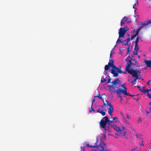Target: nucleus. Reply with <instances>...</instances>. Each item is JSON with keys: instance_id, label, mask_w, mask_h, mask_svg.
<instances>
[{"instance_id": "f257e3e1", "label": "nucleus", "mask_w": 151, "mask_h": 151, "mask_svg": "<svg viewBox=\"0 0 151 151\" xmlns=\"http://www.w3.org/2000/svg\"><path fill=\"white\" fill-rule=\"evenodd\" d=\"M112 67V69L111 70V73L113 75L114 77L118 76L119 73H122L121 67H116L114 65V61L113 60L110 59L107 65H106L105 67V70H108L110 67Z\"/></svg>"}, {"instance_id": "f03ea898", "label": "nucleus", "mask_w": 151, "mask_h": 151, "mask_svg": "<svg viewBox=\"0 0 151 151\" xmlns=\"http://www.w3.org/2000/svg\"><path fill=\"white\" fill-rule=\"evenodd\" d=\"M87 145L90 147H93L92 151H105V147L106 146V144L104 143L103 141L96 142L95 145L93 146L89 145L88 144H87Z\"/></svg>"}, {"instance_id": "7ed1b4c3", "label": "nucleus", "mask_w": 151, "mask_h": 151, "mask_svg": "<svg viewBox=\"0 0 151 151\" xmlns=\"http://www.w3.org/2000/svg\"><path fill=\"white\" fill-rule=\"evenodd\" d=\"M125 71L132 75L133 77L136 78L137 77L141 78L140 76V70L128 69V66L127 68H125Z\"/></svg>"}, {"instance_id": "20e7f679", "label": "nucleus", "mask_w": 151, "mask_h": 151, "mask_svg": "<svg viewBox=\"0 0 151 151\" xmlns=\"http://www.w3.org/2000/svg\"><path fill=\"white\" fill-rule=\"evenodd\" d=\"M119 80L118 78L116 79L114 81L111 82L112 85L108 86L109 90L110 91H112L111 88H112L113 89H115L116 88H118L120 87V86L119 84ZM113 92H114L113 91Z\"/></svg>"}, {"instance_id": "39448f33", "label": "nucleus", "mask_w": 151, "mask_h": 151, "mask_svg": "<svg viewBox=\"0 0 151 151\" xmlns=\"http://www.w3.org/2000/svg\"><path fill=\"white\" fill-rule=\"evenodd\" d=\"M107 121H108V116H105L99 122L100 127L104 129L105 131L106 130V127L107 124Z\"/></svg>"}, {"instance_id": "423d86ee", "label": "nucleus", "mask_w": 151, "mask_h": 151, "mask_svg": "<svg viewBox=\"0 0 151 151\" xmlns=\"http://www.w3.org/2000/svg\"><path fill=\"white\" fill-rule=\"evenodd\" d=\"M126 60L128 61L126 65V68H127V67L128 66V69H129L132 65H136L137 63L136 60L134 58H133V59L132 58V60H128L126 59Z\"/></svg>"}, {"instance_id": "0eeeda50", "label": "nucleus", "mask_w": 151, "mask_h": 151, "mask_svg": "<svg viewBox=\"0 0 151 151\" xmlns=\"http://www.w3.org/2000/svg\"><path fill=\"white\" fill-rule=\"evenodd\" d=\"M108 106L109 107V110L108 111V113L111 116V118H112V113L113 112L114 110L113 106L110 102H107V104H106V107Z\"/></svg>"}, {"instance_id": "6e6552de", "label": "nucleus", "mask_w": 151, "mask_h": 151, "mask_svg": "<svg viewBox=\"0 0 151 151\" xmlns=\"http://www.w3.org/2000/svg\"><path fill=\"white\" fill-rule=\"evenodd\" d=\"M96 97H98L99 99H101L103 101L104 104L103 105L101 106V107L103 108H104V107H106V104H107V102H110L109 101H107L105 100V102L104 101V100L102 98V96L100 94V93H98V95L97 96H94V98Z\"/></svg>"}, {"instance_id": "1a4fd4ad", "label": "nucleus", "mask_w": 151, "mask_h": 151, "mask_svg": "<svg viewBox=\"0 0 151 151\" xmlns=\"http://www.w3.org/2000/svg\"><path fill=\"white\" fill-rule=\"evenodd\" d=\"M127 30L125 29L124 28H120L119 32V38L123 37Z\"/></svg>"}, {"instance_id": "9d476101", "label": "nucleus", "mask_w": 151, "mask_h": 151, "mask_svg": "<svg viewBox=\"0 0 151 151\" xmlns=\"http://www.w3.org/2000/svg\"><path fill=\"white\" fill-rule=\"evenodd\" d=\"M139 90L142 92L144 93L145 94H147V95L151 99V95L148 93L149 91H151V89L147 90L144 89V87H143L142 88V89H139Z\"/></svg>"}, {"instance_id": "9b49d317", "label": "nucleus", "mask_w": 151, "mask_h": 151, "mask_svg": "<svg viewBox=\"0 0 151 151\" xmlns=\"http://www.w3.org/2000/svg\"><path fill=\"white\" fill-rule=\"evenodd\" d=\"M122 88H123V91H122V93L125 94V95L128 96H130V94L129 93L127 92V88L126 86L124 84H122L121 86Z\"/></svg>"}, {"instance_id": "f8f14e48", "label": "nucleus", "mask_w": 151, "mask_h": 151, "mask_svg": "<svg viewBox=\"0 0 151 151\" xmlns=\"http://www.w3.org/2000/svg\"><path fill=\"white\" fill-rule=\"evenodd\" d=\"M122 130L120 129V136H125L127 132L125 128L123 125L122 126Z\"/></svg>"}, {"instance_id": "ddd939ff", "label": "nucleus", "mask_w": 151, "mask_h": 151, "mask_svg": "<svg viewBox=\"0 0 151 151\" xmlns=\"http://www.w3.org/2000/svg\"><path fill=\"white\" fill-rule=\"evenodd\" d=\"M111 127L118 132V134H116V135H119L120 136V128L119 127H118L115 124H111Z\"/></svg>"}, {"instance_id": "4468645a", "label": "nucleus", "mask_w": 151, "mask_h": 151, "mask_svg": "<svg viewBox=\"0 0 151 151\" xmlns=\"http://www.w3.org/2000/svg\"><path fill=\"white\" fill-rule=\"evenodd\" d=\"M123 91V89H118L116 90L115 92L117 93L118 97H120L122 99V97L120 95L121 93H122V91Z\"/></svg>"}, {"instance_id": "2eb2a0df", "label": "nucleus", "mask_w": 151, "mask_h": 151, "mask_svg": "<svg viewBox=\"0 0 151 151\" xmlns=\"http://www.w3.org/2000/svg\"><path fill=\"white\" fill-rule=\"evenodd\" d=\"M106 111V109H105L104 110H101L100 109H99L97 110L96 111L97 112L100 113L101 114L102 116H104L106 114V112L105 111Z\"/></svg>"}, {"instance_id": "dca6fc26", "label": "nucleus", "mask_w": 151, "mask_h": 151, "mask_svg": "<svg viewBox=\"0 0 151 151\" xmlns=\"http://www.w3.org/2000/svg\"><path fill=\"white\" fill-rule=\"evenodd\" d=\"M134 50L135 51H134V54L135 55H137V51L139 50V47L138 45L135 44Z\"/></svg>"}, {"instance_id": "f3484780", "label": "nucleus", "mask_w": 151, "mask_h": 151, "mask_svg": "<svg viewBox=\"0 0 151 151\" xmlns=\"http://www.w3.org/2000/svg\"><path fill=\"white\" fill-rule=\"evenodd\" d=\"M144 63L146 64L147 66L149 67H151V60H145Z\"/></svg>"}, {"instance_id": "a211bd4d", "label": "nucleus", "mask_w": 151, "mask_h": 151, "mask_svg": "<svg viewBox=\"0 0 151 151\" xmlns=\"http://www.w3.org/2000/svg\"><path fill=\"white\" fill-rule=\"evenodd\" d=\"M130 40H131V39L129 37H128L127 39L124 40L125 45H128V43L130 41Z\"/></svg>"}, {"instance_id": "6ab92c4d", "label": "nucleus", "mask_w": 151, "mask_h": 151, "mask_svg": "<svg viewBox=\"0 0 151 151\" xmlns=\"http://www.w3.org/2000/svg\"><path fill=\"white\" fill-rule=\"evenodd\" d=\"M151 23V19L150 20H148L147 21H145L142 24L144 25L145 26H147L149 24Z\"/></svg>"}, {"instance_id": "aec40b11", "label": "nucleus", "mask_w": 151, "mask_h": 151, "mask_svg": "<svg viewBox=\"0 0 151 151\" xmlns=\"http://www.w3.org/2000/svg\"><path fill=\"white\" fill-rule=\"evenodd\" d=\"M107 80L106 76H103L102 77L101 79V83H103V82H105Z\"/></svg>"}, {"instance_id": "412c9836", "label": "nucleus", "mask_w": 151, "mask_h": 151, "mask_svg": "<svg viewBox=\"0 0 151 151\" xmlns=\"http://www.w3.org/2000/svg\"><path fill=\"white\" fill-rule=\"evenodd\" d=\"M108 121H107V123H108L109 124H111H111H112V123L113 122H117V121L116 120L115 121H113V119H112V120H109V118L108 117Z\"/></svg>"}, {"instance_id": "4be33fe9", "label": "nucleus", "mask_w": 151, "mask_h": 151, "mask_svg": "<svg viewBox=\"0 0 151 151\" xmlns=\"http://www.w3.org/2000/svg\"><path fill=\"white\" fill-rule=\"evenodd\" d=\"M141 79V78H138L137 77V78H135L134 79L133 81H132V83L133 84H135L136 83V80L137 79Z\"/></svg>"}, {"instance_id": "5701e85b", "label": "nucleus", "mask_w": 151, "mask_h": 151, "mask_svg": "<svg viewBox=\"0 0 151 151\" xmlns=\"http://www.w3.org/2000/svg\"><path fill=\"white\" fill-rule=\"evenodd\" d=\"M119 38L118 39V40L116 42V43H124V40H120L119 39Z\"/></svg>"}, {"instance_id": "b1692460", "label": "nucleus", "mask_w": 151, "mask_h": 151, "mask_svg": "<svg viewBox=\"0 0 151 151\" xmlns=\"http://www.w3.org/2000/svg\"><path fill=\"white\" fill-rule=\"evenodd\" d=\"M124 122H125L126 124L128 125L129 126H130V124L129 122L126 119H124Z\"/></svg>"}, {"instance_id": "393cba45", "label": "nucleus", "mask_w": 151, "mask_h": 151, "mask_svg": "<svg viewBox=\"0 0 151 151\" xmlns=\"http://www.w3.org/2000/svg\"><path fill=\"white\" fill-rule=\"evenodd\" d=\"M139 38L138 36H137L136 38V40L135 41V44L137 45L138 43L139 42Z\"/></svg>"}, {"instance_id": "a878e982", "label": "nucleus", "mask_w": 151, "mask_h": 151, "mask_svg": "<svg viewBox=\"0 0 151 151\" xmlns=\"http://www.w3.org/2000/svg\"><path fill=\"white\" fill-rule=\"evenodd\" d=\"M109 78L108 79L106 83V84H108L109 83H111V79L110 78V76H108Z\"/></svg>"}, {"instance_id": "bb28decb", "label": "nucleus", "mask_w": 151, "mask_h": 151, "mask_svg": "<svg viewBox=\"0 0 151 151\" xmlns=\"http://www.w3.org/2000/svg\"><path fill=\"white\" fill-rule=\"evenodd\" d=\"M95 111V110L93 109L92 106V105H91V108H90V109L89 110V112L90 113H92V112H94Z\"/></svg>"}, {"instance_id": "cd10ccee", "label": "nucleus", "mask_w": 151, "mask_h": 151, "mask_svg": "<svg viewBox=\"0 0 151 151\" xmlns=\"http://www.w3.org/2000/svg\"><path fill=\"white\" fill-rule=\"evenodd\" d=\"M137 36L135 34V35H131V40H132L135 37Z\"/></svg>"}, {"instance_id": "c85d7f7f", "label": "nucleus", "mask_w": 151, "mask_h": 151, "mask_svg": "<svg viewBox=\"0 0 151 151\" xmlns=\"http://www.w3.org/2000/svg\"><path fill=\"white\" fill-rule=\"evenodd\" d=\"M137 5H138V2H137L136 3H135L133 6V8L134 9H137L135 7Z\"/></svg>"}, {"instance_id": "c756f323", "label": "nucleus", "mask_w": 151, "mask_h": 151, "mask_svg": "<svg viewBox=\"0 0 151 151\" xmlns=\"http://www.w3.org/2000/svg\"><path fill=\"white\" fill-rule=\"evenodd\" d=\"M123 19H122L121 20V25H122L123 24H124L125 21H123Z\"/></svg>"}, {"instance_id": "7c9ffc66", "label": "nucleus", "mask_w": 151, "mask_h": 151, "mask_svg": "<svg viewBox=\"0 0 151 151\" xmlns=\"http://www.w3.org/2000/svg\"><path fill=\"white\" fill-rule=\"evenodd\" d=\"M123 19V20L124 19V21H127L129 19L128 18L126 17H124Z\"/></svg>"}, {"instance_id": "2f4dec72", "label": "nucleus", "mask_w": 151, "mask_h": 151, "mask_svg": "<svg viewBox=\"0 0 151 151\" xmlns=\"http://www.w3.org/2000/svg\"><path fill=\"white\" fill-rule=\"evenodd\" d=\"M139 31L137 30L135 32V34L137 36L139 34Z\"/></svg>"}, {"instance_id": "473e14b6", "label": "nucleus", "mask_w": 151, "mask_h": 151, "mask_svg": "<svg viewBox=\"0 0 151 151\" xmlns=\"http://www.w3.org/2000/svg\"><path fill=\"white\" fill-rule=\"evenodd\" d=\"M95 98H94V97L93 99V100L92 101L91 104V105H92V106H93V102L95 101Z\"/></svg>"}, {"instance_id": "72a5a7b5", "label": "nucleus", "mask_w": 151, "mask_h": 151, "mask_svg": "<svg viewBox=\"0 0 151 151\" xmlns=\"http://www.w3.org/2000/svg\"><path fill=\"white\" fill-rule=\"evenodd\" d=\"M127 118L129 119H130L131 117L128 114H127Z\"/></svg>"}, {"instance_id": "f704fd0d", "label": "nucleus", "mask_w": 151, "mask_h": 151, "mask_svg": "<svg viewBox=\"0 0 151 151\" xmlns=\"http://www.w3.org/2000/svg\"><path fill=\"white\" fill-rule=\"evenodd\" d=\"M104 74L105 75V76H106L107 75V70H104Z\"/></svg>"}, {"instance_id": "c9c22d12", "label": "nucleus", "mask_w": 151, "mask_h": 151, "mask_svg": "<svg viewBox=\"0 0 151 151\" xmlns=\"http://www.w3.org/2000/svg\"><path fill=\"white\" fill-rule=\"evenodd\" d=\"M121 115L122 116V119H123V121H124V119H125V118L124 117V116L123 115V114L121 113Z\"/></svg>"}, {"instance_id": "e433bc0d", "label": "nucleus", "mask_w": 151, "mask_h": 151, "mask_svg": "<svg viewBox=\"0 0 151 151\" xmlns=\"http://www.w3.org/2000/svg\"><path fill=\"white\" fill-rule=\"evenodd\" d=\"M81 149L82 151H84V147H81Z\"/></svg>"}, {"instance_id": "4c0bfd02", "label": "nucleus", "mask_w": 151, "mask_h": 151, "mask_svg": "<svg viewBox=\"0 0 151 151\" xmlns=\"http://www.w3.org/2000/svg\"><path fill=\"white\" fill-rule=\"evenodd\" d=\"M130 50L129 49V47H128L127 48V52H128V53H130Z\"/></svg>"}, {"instance_id": "58836bf2", "label": "nucleus", "mask_w": 151, "mask_h": 151, "mask_svg": "<svg viewBox=\"0 0 151 151\" xmlns=\"http://www.w3.org/2000/svg\"><path fill=\"white\" fill-rule=\"evenodd\" d=\"M121 71H122V73H120V74H122V73H124V74H126V73L125 71L123 72L122 71V70H121Z\"/></svg>"}, {"instance_id": "ea45409f", "label": "nucleus", "mask_w": 151, "mask_h": 151, "mask_svg": "<svg viewBox=\"0 0 151 151\" xmlns=\"http://www.w3.org/2000/svg\"><path fill=\"white\" fill-rule=\"evenodd\" d=\"M118 119V118L117 117H115L114 118H113V119H113V121H114L115 119Z\"/></svg>"}, {"instance_id": "a19ab883", "label": "nucleus", "mask_w": 151, "mask_h": 151, "mask_svg": "<svg viewBox=\"0 0 151 151\" xmlns=\"http://www.w3.org/2000/svg\"><path fill=\"white\" fill-rule=\"evenodd\" d=\"M142 27V26H141L139 28H138V29H137V30L139 31L141 29V27Z\"/></svg>"}, {"instance_id": "79ce46f5", "label": "nucleus", "mask_w": 151, "mask_h": 151, "mask_svg": "<svg viewBox=\"0 0 151 151\" xmlns=\"http://www.w3.org/2000/svg\"><path fill=\"white\" fill-rule=\"evenodd\" d=\"M137 87L139 89H139H141V87L140 86H137ZM141 89H142V88H141Z\"/></svg>"}, {"instance_id": "37998d69", "label": "nucleus", "mask_w": 151, "mask_h": 151, "mask_svg": "<svg viewBox=\"0 0 151 151\" xmlns=\"http://www.w3.org/2000/svg\"><path fill=\"white\" fill-rule=\"evenodd\" d=\"M150 81H148L147 83V84H148V85H150Z\"/></svg>"}, {"instance_id": "c03bdc74", "label": "nucleus", "mask_w": 151, "mask_h": 151, "mask_svg": "<svg viewBox=\"0 0 151 151\" xmlns=\"http://www.w3.org/2000/svg\"><path fill=\"white\" fill-rule=\"evenodd\" d=\"M149 104L151 105V102H150ZM150 111L151 112V107L150 108Z\"/></svg>"}, {"instance_id": "a18cd8bd", "label": "nucleus", "mask_w": 151, "mask_h": 151, "mask_svg": "<svg viewBox=\"0 0 151 151\" xmlns=\"http://www.w3.org/2000/svg\"><path fill=\"white\" fill-rule=\"evenodd\" d=\"M140 145H141L142 146H143V147H144V144H143V143H141V144H140Z\"/></svg>"}, {"instance_id": "49530a36", "label": "nucleus", "mask_w": 151, "mask_h": 151, "mask_svg": "<svg viewBox=\"0 0 151 151\" xmlns=\"http://www.w3.org/2000/svg\"><path fill=\"white\" fill-rule=\"evenodd\" d=\"M130 95L131 96H131L132 97L135 96L134 95H131V94H130Z\"/></svg>"}, {"instance_id": "de8ad7c7", "label": "nucleus", "mask_w": 151, "mask_h": 151, "mask_svg": "<svg viewBox=\"0 0 151 151\" xmlns=\"http://www.w3.org/2000/svg\"><path fill=\"white\" fill-rule=\"evenodd\" d=\"M135 150V149H132V151H134V150Z\"/></svg>"}, {"instance_id": "09e8293b", "label": "nucleus", "mask_w": 151, "mask_h": 151, "mask_svg": "<svg viewBox=\"0 0 151 151\" xmlns=\"http://www.w3.org/2000/svg\"><path fill=\"white\" fill-rule=\"evenodd\" d=\"M111 55H112V53L111 52V53H110V58H111Z\"/></svg>"}, {"instance_id": "8fccbe9b", "label": "nucleus", "mask_w": 151, "mask_h": 151, "mask_svg": "<svg viewBox=\"0 0 151 151\" xmlns=\"http://www.w3.org/2000/svg\"><path fill=\"white\" fill-rule=\"evenodd\" d=\"M149 113V111H147V114H148Z\"/></svg>"}, {"instance_id": "3c124183", "label": "nucleus", "mask_w": 151, "mask_h": 151, "mask_svg": "<svg viewBox=\"0 0 151 151\" xmlns=\"http://www.w3.org/2000/svg\"><path fill=\"white\" fill-rule=\"evenodd\" d=\"M131 22V21H128L127 22V23H129V22Z\"/></svg>"}, {"instance_id": "603ef678", "label": "nucleus", "mask_w": 151, "mask_h": 151, "mask_svg": "<svg viewBox=\"0 0 151 151\" xmlns=\"http://www.w3.org/2000/svg\"><path fill=\"white\" fill-rule=\"evenodd\" d=\"M136 10H137V9H134V12H135V13H136Z\"/></svg>"}, {"instance_id": "864d4df0", "label": "nucleus", "mask_w": 151, "mask_h": 151, "mask_svg": "<svg viewBox=\"0 0 151 151\" xmlns=\"http://www.w3.org/2000/svg\"><path fill=\"white\" fill-rule=\"evenodd\" d=\"M139 121H141V119L140 118H139Z\"/></svg>"}, {"instance_id": "5fc2aeb1", "label": "nucleus", "mask_w": 151, "mask_h": 151, "mask_svg": "<svg viewBox=\"0 0 151 151\" xmlns=\"http://www.w3.org/2000/svg\"><path fill=\"white\" fill-rule=\"evenodd\" d=\"M116 45H115V46H114V47H116Z\"/></svg>"}, {"instance_id": "6e6d98bb", "label": "nucleus", "mask_w": 151, "mask_h": 151, "mask_svg": "<svg viewBox=\"0 0 151 151\" xmlns=\"http://www.w3.org/2000/svg\"><path fill=\"white\" fill-rule=\"evenodd\" d=\"M138 58H139V56Z\"/></svg>"}, {"instance_id": "4d7b16f0", "label": "nucleus", "mask_w": 151, "mask_h": 151, "mask_svg": "<svg viewBox=\"0 0 151 151\" xmlns=\"http://www.w3.org/2000/svg\"><path fill=\"white\" fill-rule=\"evenodd\" d=\"M105 151H106L107 150H105Z\"/></svg>"}, {"instance_id": "13d9d810", "label": "nucleus", "mask_w": 151, "mask_h": 151, "mask_svg": "<svg viewBox=\"0 0 151 151\" xmlns=\"http://www.w3.org/2000/svg\"><path fill=\"white\" fill-rule=\"evenodd\" d=\"M128 36H129V35H128Z\"/></svg>"}, {"instance_id": "bf43d9fd", "label": "nucleus", "mask_w": 151, "mask_h": 151, "mask_svg": "<svg viewBox=\"0 0 151 151\" xmlns=\"http://www.w3.org/2000/svg\"><path fill=\"white\" fill-rule=\"evenodd\" d=\"M150 151H151V150Z\"/></svg>"}]
</instances>
